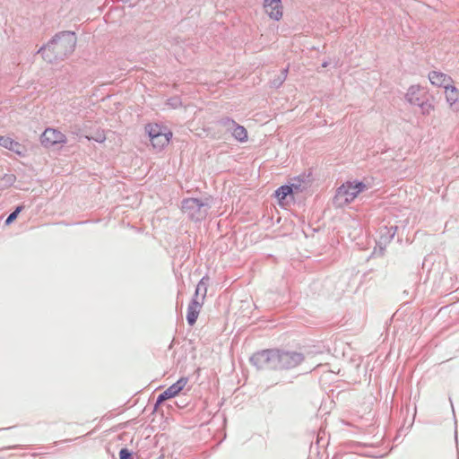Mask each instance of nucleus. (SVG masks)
Masks as SVG:
<instances>
[{
	"label": "nucleus",
	"instance_id": "nucleus-12",
	"mask_svg": "<svg viewBox=\"0 0 459 459\" xmlns=\"http://www.w3.org/2000/svg\"><path fill=\"white\" fill-rule=\"evenodd\" d=\"M202 308V303L197 301L196 299L192 300L187 308L186 319L190 325H193L199 316L200 310Z\"/></svg>",
	"mask_w": 459,
	"mask_h": 459
},
{
	"label": "nucleus",
	"instance_id": "nucleus-9",
	"mask_svg": "<svg viewBox=\"0 0 459 459\" xmlns=\"http://www.w3.org/2000/svg\"><path fill=\"white\" fill-rule=\"evenodd\" d=\"M264 8L271 19L279 21L282 17L281 0H264Z\"/></svg>",
	"mask_w": 459,
	"mask_h": 459
},
{
	"label": "nucleus",
	"instance_id": "nucleus-14",
	"mask_svg": "<svg viewBox=\"0 0 459 459\" xmlns=\"http://www.w3.org/2000/svg\"><path fill=\"white\" fill-rule=\"evenodd\" d=\"M292 187L290 186H281L275 191V197L281 206L284 204L286 197L292 195Z\"/></svg>",
	"mask_w": 459,
	"mask_h": 459
},
{
	"label": "nucleus",
	"instance_id": "nucleus-6",
	"mask_svg": "<svg viewBox=\"0 0 459 459\" xmlns=\"http://www.w3.org/2000/svg\"><path fill=\"white\" fill-rule=\"evenodd\" d=\"M65 141V135L61 131L54 128L46 129L40 137V142L45 147H50L57 143H64Z\"/></svg>",
	"mask_w": 459,
	"mask_h": 459
},
{
	"label": "nucleus",
	"instance_id": "nucleus-5",
	"mask_svg": "<svg viewBox=\"0 0 459 459\" xmlns=\"http://www.w3.org/2000/svg\"><path fill=\"white\" fill-rule=\"evenodd\" d=\"M304 360V357L299 352L282 351L278 354V367L281 369H291L299 366Z\"/></svg>",
	"mask_w": 459,
	"mask_h": 459
},
{
	"label": "nucleus",
	"instance_id": "nucleus-19",
	"mask_svg": "<svg viewBox=\"0 0 459 459\" xmlns=\"http://www.w3.org/2000/svg\"><path fill=\"white\" fill-rule=\"evenodd\" d=\"M92 139H94L96 142H99V143H103L106 139V136L104 134L103 132L101 133H99L95 137H93Z\"/></svg>",
	"mask_w": 459,
	"mask_h": 459
},
{
	"label": "nucleus",
	"instance_id": "nucleus-3",
	"mask_svg": "<svg viewBox=\"0 0 459 459\" xmlns=\"http://www.w3.org/2000/svg\"><path fill=\"white\" fill-rule=\"evenodd\" d=\"M366 189L367 186L362 182L348 181L337 189L335 201L340 206L346 205L353 202Z\"/></svg>",
	"mask_w": 459,
	"mask_h": 459
},
{
	"label": "nucleus",
	"instance_id": "nucleus-17",
	"mask_svg": "<svg viewBox=\"0 0 459 459\" xmlns=\"http://www.w3.org/2000/svg\"><path fill=\"white\" fill-rule=\"evenodd\" d=\"M207 281H208V279H205V278H203L198 285H197V288H196V295L198 294V292L203 289L204 290V292H206V286H207Z\"/></svg>",
	"mask_w": 459,
	"mask_h": 459
},
{
	"label": "nucleus",
	"instance_id": "nucleus-4",
	"mask_svg": "<svg viewBox=\"0 0 459 459\" xmlns=\"http://www.w3.org/2000/svg\"><path fill=\"white\" fill-rule=\"evenodd\" d=\"M406 98L411 104L419 106L423 115H429L435 109V106L429 100L428 91L420 85L411 86Z\"/></svg>",
	"mask_w": 459,
	"mask_h": 459
},
{
	"label": "nucleus",
	"instance_id": "nucleus-13",
	"mask_svg": "<svg viewBox=\"0 0 459 459\" xmlns=\"http://www.w3.org/2000/svg\"><path fill=\"white\" fill-rule=\"evenodd\" d=\"M203 207V204L199 200L191 198L187 199L183 203V209L189 212L192 217H195V211H200Z\"/></svg>",
	"mask_w": 459,
	"mask_h": 459
},
{
	"label": "nucleus",
	"instance_id": "nucleus-2",
	"mask_svg": "<svg viewBox=\"0 0 459 459\" xmlns=\"http://www.w3.org/2000/svg\"><path fill=\"white\" fill-rule=\"evenodd\" d=\"M153 149L161 151L167 147L173 136L170 129L159 124L150 123L144 127Z\"/></svg>",
	"mask_w": 459,
	"mask_h": 459
},
{
	"label": "nucleus",
	"instance_id": "nucleus-15",
	"mask_svg": "<svg viewBox=\"0 0 459 459\" xmlns=\"http://www.w3.org/2000/svg\"><path fill=\"white\" fill-rule=\"evenodd\" d=\"M233 136L239 142L247 141L248 134L247 129L240 125H237L232 133Z\"/></svg>",
	"mask_w": 459,
	"mask_h": 459
},
{
	"label": "nucleus",
	"instance_id": "nucleus-18",
	"mask_svg": "<svg viewBox=\"0 0 459 459\" xmlns=\"http://www.w3.org/2000/svg\"><path fill=\"white\" fill-rule=\"evenodd\" d=\"M119 457L120 459H131V454L127 449L123 448L119 452Z\"/></svg>",
	"mask_w": 459,
	"mask_h": 459
},
{
	"label": "nucleus",
	"instance_id": "nucleus-10",
	"mask_svg": "<svg viewBox=\"0 0 459 459\" xmlns=\"http://www.w3.org/2000/svg\"><path fill=\"white\" fill-rule=\"evenodd\" d=\"M0 146L8 149L20 156L25 153V147L8 136H0Z\"/></svg>",
	"mask_w": 459,
	"mask_h": 459
},
{
	"label": "nucleus",
	"instance_id": "nucleus-1",
	"mask_svg": "<svg viewBox=\"0 0 459 459\" xmlns=\"http://www.w3.org/2000/svg\"><path fill=\"white\" fill-rule=\"evenodd\" d=\"M75 46L74 34L69 32H64L50 42H48L44 48L40 49V52L44 58L51 61L49 53L55 52L56 56H65L67 53L72 52Z\"/></svg>",
	"mask_w": 459,
	"mask_h": 459
},
{
	"label": "nucleus",
	"instance_id": "nucleus-7",
	"mask_svg": "<svg viewBox=\"0 0 459 459\" xmlns=\"http://www.w3.org/2000/svg\"><path fill=\"white\" fill-rule=\"evenodd\" d=\"M428 78L433 86L439 88L442 87L445 91H446V88H450L454 82L451 76L437 70L429 72Z\"/></svg>",
	"mask_w": 459,
	"mask_h": 459
},
{
	"label": "nucleus",
	"instance_id": "nucleus-11",
	"mask_svg": "<svg viewBox=\"0 0 459 459\" xmlns=\"http://www.w3.org/2000/svg\"><path fill=\"white\" fill-rule=\"evenodd\" d=\"M445 96L450 108L459 112V89L452 85L450 88H446Z\"/></svg>",
	"mask_w": 459,
	"mask_h": 459
},
{
	"label": "nucleus",
	"instance_id": "nucleus-8",
	"mask_svg": "<svg viewBox=\"0 0 459 459\" xmlns=\"http://www.w3.org/2000/svg\"><path fill=\"white\" fill-rule=\"evenodd\" d=\"M187 384V379L185 377L180 378L175 384L167 388L161 393L157 398V404L163 403L164 401L173 398L178 395Z\"/></svg>",
	"mask_w": 459,
	"mask_h": 459
},
{
	"label": "nucleus",
	"instance_id": "nucleus-16",
	"mask_svg": "<svg viewBox=\"0 0 459 459\" xmlns=\"http://www.w3.org/2000/svg\"><path fill=\"white\" fill-rule=\"evenodd\" d=\"M22 207V206H18L14 212H13L9 216L8 218L6 219L5 221V223L6 224H10L12 223L18 216V214L21 212Z\"/></svg>",
	"mask_w": 459,
	"mask_h": 459
}]
</instances>
